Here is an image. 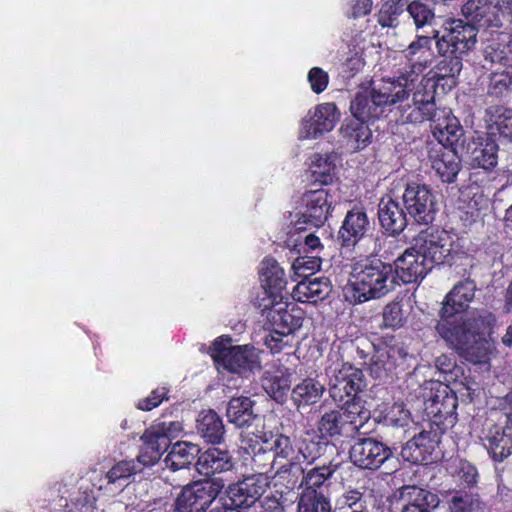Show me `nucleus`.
Listing matches in <instances>:
<instances>
[{"mask_svg": "<svg viewBox=\"0 0 512 512\" xmlns=\"http://www.w3.org/2000/svg\"><path fill=\"white\" fill-rule=\"evenodd\" d=\"M153 427L160 433L166 436L171 443L172 439L175 438L182 430V425L178 421L160 422L153 425Z\"/></svg>", "mask_w": 512, "mask_h": 512, "instance_id": "obj_58", "label": "nucleus"}, {"mask_svg": "<svg viewBox=\"0 0 512 512\" xmlns=\"http://www.w3.org/2000/svg\"><path fill=\"white\" fill-rule=\"evenodd\" d=\"M198 445L191 442L179 441L171 446V450L164 459L165 466L175 473L189 468L194 460L201 454Z\"/></svg>", "mask_w": 512, "mask_h": 512, "instance_id": "obj_28", "label": "nucleus"}, {"mask_svg": "<svg viewBox=\"0 0 512 512\" xmlns=\"http://www.w3.org/2000/svg\"><path fill=\"white\" fill-rule=\"evenodd\" d=\"M260 279L264 293L267 296L263 301H267L276 297H283L281 292L287 285V279L284 269L273 258H265L260 265Z\"/></svg>", "mask_w": 512, "mask_h": 512, "instance_id": "obj_20", "label": "nucleus"}, {"mask_svg": "<svg viewBox=\"0 0 512 512\" xmlns=\"http://www.w3.org/2000/svg\"><path fill=\"white\" fill-rule=\"evenodd\" d=\"M73 507L68 512H93L94 498L89 494L83 493L75 500Z\"/></svg>", "mask_w": 512, "mask_h": 512, "instance_id": "obj_61", "label": "nucleus"}, {"mask_svg": "<svg viewBox=\"0 0 512 512\" xmlns=\"http://www.w3.org/2000/svg\"><path fill=\"white\" fill-rule=\"evenodd\" d=\"M340 112L332 102L321 103L309 110L301 121L299 137L317 139L334 129L340 119Z\"/></svg>", "mask_w": 512, "mask_h": 512, "instance_id": "obj_12", "label": "nucleus"}, {"mask_svg": "<svg viewBox=\"0 0 512 512\" xmlns=\"http://www.w3.org/2000/svg\"><path fill=\"white\" fill-rule=\"evenodd\" d=\"M476 285L472 280H464L456 284L446 295L443 307L441 308V319L463 320V317H455L468 308L469 303L475 295Z\"/></svg>", "mask_w": 512, "mask_h": 512, "instance_id": "obj_18", "label": "nucleus"}, {"mask_svg": "<svg viewBox=\"0 0 512 512\" xmlns=\"http://www.w3.org/2000/svg\"><path fill=\"white\" fill-rule=\"evenodd\" d=\"M224 487L222 478L198 480L187 484L175 499V511L207 512Z\"/></svg>", "mask_w": 512, "mask_h": 512, "instance_id": "obj_7", "label": "nucleus"}, {"mask_svg": "<svg viewBox=\"0 0 512 512\" xmlns=\"http://www.w3.org/2000/svg\"><path fill=\"white\" fill-rule=\"evenodd\" d=\"M432 39L434 38L418 36L403 50L404 57L411 64L398 77H407L412 80V84L408 87V93L413 98L415 108L407 117L411 123H421L425 120L435 121L437 83L433 78L422 77L419 79L428 65Z\"/></svg>", "mask_w": 512, "mask_h": 512, "instance_id": "obj_3", "label": "nucleus"}, {"mask_svg": "<svg viewBox=\"0 0 512 512\" xmlns=\"http://www.w3.org/2000/svg\"><path fill=\"white\" fill-rule=\"evenodd\" d=\"M161 456L154 449H148V447L143 444L139 455L137 456V463L142 465L143 467H150L157 464Z\"/></svg>", "mask_w": 512, "mask_h": 512, "instance_id": "obj_57", "label": "nucleus"}, {"mask_svg": "<svg viewBox=\"0 0 512 512\" xmlns=\"http://www.w3.org/2000/svg\"><path fill=\"white\" fill-rule=\"evenodd\" d=\"M271 396L281 401L290 389V381L287 376L274 377L270 381Z\"/></svg>", "mask_w": 512, "mask_h": 512, "instance_id": "obj_54", "label": "nucleus"}, {"mask_svg": "<svg viewBox=\"0 0 512 512\" xmlns=\"http://www.w3.org/2000/svg\"><path fill=\"white\" fill-rule=\"evenodd\" d=\"M484 122L487 136L512 140V110L502 105H491L485 111Z\"/></svg>", "mask_w": 512, "mask_h": 512, "instance_id": "obj_21", "label": "nucleus"}, {"mask_svg": "<svg viewBox=\"0 0 512 512\" xmlns=\"http://www.w3.org/2000/svg\"><path fill=\"white\" fill-rule=\"evenodd\" d=\"M329 210L325 189L306 191L294 200V208L289 211L290 224H324Z\"/></svg>", "mask_w": 512, "mask_h": 512, "instance_id": "obj_9", "label": "nucleus"}, {"mask_svg": "<svg viewBox=\"0 0 512 512\" xmlns=\"http://www.w3.org/2000/svg\"><path fill=\"white\" fill-rule=\"evenodd\" d=\"M405 314L403 305L399 301H392L385 305L382 311V324L384 328H399L404 324Z\"/></svg>", "mask_w": 512, "mask_h": 512, "instance_id": "obj_46", "label": "nucleus"}, {"mask_svg": "<svg viewBox=\"0 0 512 512\" xmlns=\"http://www.w3.org/2000/svg\"><path fill=\"white\" fill-rule=\"evenodd\" d=\"M496 7L490 0H468L462 6V13L471 21L483 22V25H497L494 23Z\"/></svg>", "mask_w": 512, "mask_h": 512, "instance_id": "obj_37", "label": "nucleus"}, {"mask_svg": "<svg viewBox=\"0 0 512 512\" xmlns=\"http://www.w3.org/2000/svg\"><path fill=\"white\" fill-rule=\"evenodd\" d=\"M476 324L475 321L440 319L436 331L462 358L473 364H483L489 360L492 346L475 330Z\"/></svg>", "mask_w": 512, "mask_h": 512, "instance_id": "obj_5", "label": "nucleus"}, {"mask_svg": "<svg viewBox=\"0 0 512 512\" xmlns=\"http://www.w3.org/2000/svg\"><path fill=\"white\" fill-rule=\"evenodd\" d=\"M262 456H266V453H255L253 462L258 474L248 476L242 481H239L240 488L244 490V494L248 496L254 503L264 494L268 486L267 479L264 477V473L267 472V468L270 465L266 462H260L259 459Z\"/></svg>", "mask_w": 512, "mask_h": 512, "instance_id": "obj_29", "label": "nucleus"}, {"mask_svg": "<svg viewBox=\"0 0 512 512\" xmlns=\"http://www.w3.org/2000/svg\"><path fill=\"white\" fill-rule=\"evenodd\" d=\"M380 501L372 490H346L336 501L333 512H378Z\"/></svg>", "mask_w": 512, "mask_h": 512, "instance_id": "obj_19", "label": "nucleus"}, {"mask_svg": "<svg viewBox=\"0 0 512 512\" xmlns=\"http://www.w3.org/2000/svg\"><path fill=\"white\" fill-rule=\"evenodd\" d=\"M462 321H475L477 323L475 328L476 331L481 333V330L488 329L489 334H491V330L498 323L497 317L489 311H481L477 317L464 318Z\"/></svg>", "mask_w": 512, "mask_h": 512, "instance_id": "obj_53", "label": "nucleus"}, {"mask_svg": "<svg viewBox=\"0 0 512 512\" xmlns=\"http://www.w3.org/2000/svg\"><path fill=\"white\" fill-rule=\"evenodd\" d=\"M486 439L488 451L495 461L501 462L512 453V426L502 431H490Z\"/></svg>", "mask_w": 512, "mask_h": 512, "instance_id": "obj_34", "label": "nucleus"}, {"mask_svg": "<svg viewBox=\"0 0 512 512\" xmlns=\"http://www.w3.org/2000/svg\"><path fill=\"white\" fill-rule=\"evenodd\" d=\"M332 291V285L326 277L306 278L294 287L292 296L300 302L317 303L326 299Z\"/></svg>", "mask_w": 512, "mask_h": 512, "instance_id": "obj_25", "label": "nucleus"}, {"mask_svg": "<svg viewBox=\"0 0 512 512\" xmlns=\"http://www.w3.org/2000/svg\"><path fill=\"white\" fill-rule=\"evenodd\" d=\"M338 156L335 153L319 154L311 157L310 169L314 180L327 185L334 179Z\"/></svg>", "mask_w": 512, "mask_h": 512, "instance_id": "obj_33", "label": "nucleus"}, {"mask_svg": "<svg viewBox=\"0 0 512 512\" xmlns=\"http://www.w3.org/2000/svg\"><path fill=\"white\" fill-rule=\"evenodd\" d=\"M298 512H331L329 499L324 493L302 492Z\"/></svg>", "mask_w": 512, "mask_h": 512, "instance_id": "obj_39", "label": "nucleus"}, {"mask_svg": "<svg viewBox=\"0 0 512 512\" xmlns=\"http://www.w3.org/2000/svg\"><path fill=\"white\" fill-rule=\"evenodd\" d=\"M433 265L426 256L409 247L395 259L392 266L395 279H399L404 284H410L423 279Z\"/></svg>", "mask_w": 512, "mask_h": 512, "instance_id": "obj_16", "label": "nucleus"}, {"mask_svg": "<svg viewBox=\"0 0 512 512\" xmlns=\"http://www.w3.org/2000/svg\"><path fill=\"white\" fill-rule=\"evenodd\" d=\"M350 459L354 465L369 470L378 469L394 456L393 449L370 437H360L350 448Z\"/></svg>", "mask_w": 512, "mask_h": 512, "instance_id": "obj_13", "label": "nucleus"}, {"mask_svg": "<svg viewBox=\"0 0 512 512\" xmlns=\"http://www.w3.org/2000/svg\"><path fill=\"white\" fill-rule=\"evenodd\" d=\"M449 512H475L478 508V501L473 495L456 491L447 496Z\"/></svg>", "mask_w": 512, "mask_h": 512, "instance_id": "obj_44", "label": "nucleus"}, {"mask_svg": "<svg viewBox=\"0 0 512 512\" xmlns=\"http://www.w3.org/2000/svg\"><path fill=\"white\" fill-rule=\"evenodd\" d=\"M509 80L505 71L495 72L490 76L488 94L494 97H501L511 91Z\"/></svg>", "mask_w": 512, "mask_h": 512, "instance_id": "obj_50", "label": "nucleus"}, {"mask_svg": "<svg viewBox=\"0 0 512 512\" xmlns=\"http://www.w3.org/2000/svg\"><path fill=\"white\" fill-rule=\"evenodd\" d=\"M277 333V329L272 328V331L265 337L266 346L273 352H279L283 347V338Z\"/></svg>", "mask_w": 512, "mask_h": 512, "instance_id": "obj_63", "label": "nucleus"}, {"mask_svg": "<svg viewBox=\"0 0 512 512\" xmlns=\"http://www.w3.org/2000/svg\"><path fill=\"white\" fill-rule=\"evenodd\" d=\"M434 133H439L440 142L453 144L462 135V128L455 117H447L446 123H437L434 126Z\"/></svg>", "mask_w": 512, "mask_h": 512, "instance_id": "obj_47", "label": "nucleus"}, {"mask_svg": "<svg viewBox=\"0 0 512 512\" xmlns=\"http://www.w3.org/2000/svg\"><path fill=\"white\" fill-rule=\"evenodd\" d=\"M451 475L456 483L463 487H471L477 482V469L468 461L459 460L451 466Z\"/></svg>", "mask_w": 512, "mask_h": 512, "instance_id": "obj_43", "label": "nucleus"}, {"mask_svg": "<svg viewBox=\"0 0 512 512\" xmlns=\"http://www.w3.org/2000/svg\"><path fill=\"white\" fill-rule=\"evenodd\" d=\"M165 395V388L156 389L152 391L147 398L140 400L137 404V408L140 410L150 411L163 401Z\"/></svg>", "mask_w": 512, "mask_h": 512, "instance_id": "obj_55", "label": "nucleus"}, {"mask_svg": "<svg viewBox=\"0 0 512 512\" xmlns=\"http://www.w3.org/2000/svg\"><path fill=\"white\" fill-rule=\"evenodd\" d=\"M372 4V0H349L351 17L359 18L369 14Z\"/></svg>", "mask_w": 512, "mask_h": 512, "instance_id": "obj_59", "label": "nucleus"}, {"mask_svg": "<svg viewBox=\"0 0 512 512\" xmlns=\"http://www.w3.org/2000/svg\"><path fill=\"white\" fill-rule=\"evenodd\" d=\"M456 363L453 357L442 354L438 356L435 359V367L441 372V373H450L453 371Z\"/></svg>", "mask_w": 512, "mask_h": 512, "instance_id": "obj_64", "label": "nucleus"}, {"mask_svg": "<svg viewBox=\"0 0 512 512\" xmlns=\"http://www.w3.org/2000/svg\"><path fill=\"white\" fill-rule=\"evenodd\" d=\"M431 387V395L425 400V409L429 414L438 417H448L454 413L457 407L455 395L449 392V387L439 382Z\"/></svg>", "mask_w": 512, "mask_h": 512, "instance_id": "obj_27", "label": "nucleus"}, {"mask_svg": "<svg viewBox=\"0 0 512 512\" xmlns=\"http://www.w3.org/2000/svg\"><path fill=\"white\" fill-rule=\"evenodd\" d=\"M412 80L407 77H389L372 81L370 86L358 91L351 101L354 118L363 122L379 118L387 106H397L405 122L414 110L413 98L408 93Z\"/></svg>", "mask_w": 512, "mask_h": 512, "instance_id": "obj_2", "label": "nucleus"}, {"mask_svg": "<svg viewBox=\"0 0 512 512\" xmlns=\"http://www.w3.org/2000/svg\"><path fill=\"white\" fill-rule=\"evenodd\" d=\"M477 33L474 25L461 19L446 21L441 36L439 31H434L437 52L444 57L436 66L439 77H455L460 74L463 56L475 48Z\"/></svg>", "mask_w": 512, "mask_h": 512, "instance_id": "obj_4", "label": "nucleus"}, {"mask_svg": "<svg viewBox=\"0 0 512 512\" xmlns=\"http://www.w3.org/2000/svg\"><path fill=\"white\" fill-rule=\"evenodd\" d=\"M393 266L377 258H367L354 264L350 283L352 297L362 303L379 299L394 288Z\"/></svg>", "mask_w": 512, "mask_h": 512, "instance_id": "obj_6", "label": "nucleus"}, {"mask_svg": "<svg viewBox=\"0 0 512 512\" xmlns=\"http://www.w3.org/2000/svg\"><path fill=\"white\" fill-rule=\"evenodd\" d=\"M233 468V460L225 449L212 447L198 456L196 462L197 471L205 476L222 473Z\"/></svg>", "mask_w": 512, "mask_h": 512, "instance_id": "obj_26", "label": "nucleus"}, {"mask_svg": "<svg viewBox=\"0 0 512 512\" xmlns=\"http://www.w3.org/2000/svg\"><path fill=\"white\" fill-rule=\"evenodd\" d=\"M321 261L317 257H298L292 263L294 274L304 279L309 278V275L319 270Z\"/></svg>", "mask_w": 512, "mask_h": 512, "instance_id": "obj_49", "label": "nucleus"}, {"mask_svg": "<svg viewBox=\"0 0 512 512\" xmlns=\"http://www.w3.org/2000/svg\"><path fill=\"white\" fill-rule=\"evenodd\" d=\"M342 140L352 150H360L366 147L371 140V130L365 122L355 118L345 121L340 127Z\"/></svg>", "mask_w": 512, "mask_h": 512, "instance_id": "obj_30", "label": "nucleus"}, {"mask_svg": "<svg viewBox=\"0 0 512 512\" xmlns=\"http://www.w3.org/2000/svg\"><path fill=\"white\" fill-rule=\"evenodd\" d=\"M140 469L134 461H120L115 464L106 474L109 484L117 485V488L125 486L124 482L136 474Z\"/></svg>", "mask_w": 512, "mask_h": 512, "instance_id": "obj_41", "label": "nucleus"}, {"mask_svg": "<svg viewBox=\"0 0 512 512\" xmlns=\"http://www.w3.org/2000/svg\"><path fill=\"white\" fill-rule=\"evenodd\" d=\"M284 297L270 299L259 304L263 316L280 336H289L303 323V311L295 304L283 300Z\"/></svg>", "mask_w": 512, "mask_h": 512, "instance_id": "obj_10", "label": "nucleus"}, {"mask_svg": "<svg viewBox=\"0 0 512 512\" xmlns=\"http://www.w3.org/2000/svg\"><path fill=\"white\" fill-rule=\"evenodd\" d=\"M254 401L247 396L233 397L227 404L226 417L237 428L250 427L253 423L261 422L254 410Z\"/></svg>", "mask_w": 512, "mask_h": 512, "instance_id": "obj_23", "label": "nucleus"}, {"mask_svg": "<svg viewBox=\"0 0 512 512\" xmlns=\"http://www.w3.org/2000/svg\"><path fill=\"white\" fill-rule=\"evenodd\" d=\"M498 150L499 145L491 136L478 139L470 153V165L486 172L493 171L498 165Z\"/></svg>", "mask_w": 512, "mask_h": 512, "instance_id": "obj_24", "label": "nucleus"}, {"mask_svg": "<svg viewBox=\"0 0 512 512\" xmlns=\"http://www.w3.org/2000/svg\"><path fill=\"white\" fill-rule=\"evenodd\" d=\"M366 387L361 369L344 363L335 370L329 387L330 397L339 409L325 412L317 423L322 439L352 438L360 433L371 417L360 393Z\"/></svg>", "mask_w": 512, "mask_h": 512, "instance_id": "obj_1", "label": "nucleus"}, {"mask_svg": "<svg viewBox=\"0 0 512 512\" xmlns=\"http://www.w3.org/2000/svg\"><path fill=\"white\" fill-rule=\"evenodd\" d=\"M403 201L408 213L417 224H430L434 221L435 201L428 186L418 183L407 185Z\"/></svg>", "mask_w": 512, "mask_h": 512, "instance_id": "obj_15", "label": "nucleus"}, {"mask_svg": "<svg viewBox=\"0 0 512 512\" xmlns=\"http://www.w3.org/2000/svg\"><path fill=\"white\" fill-rule=\"evenodd\" d=\"M410 423V412L401 404H394L384 417V425L387 428L400 430V436L405 434V427Z\"/></svg>", "mask_w": 512, "mask_h": 512, "instance_id": "obj_45", "label": "nucleus"}, {"mask_svg": "<svg viewBox=\"0 0 512 512\" xmlns=\"http://www.w3.org/2000/svg\"><path fill=\"white\" fill-rule=\"evenodd\" d=\"M335 472V468L331 466H318L311 468L304 472L301 486H303L302 492H313L315 494L324 493L327 491L326 482Z\"/></svg>", "mask_w": 512, "mask_h": 512, "instance_id": "obj_36", "label": "nucleus"}, {"mask_svg": "<svg viewBox=\"0 0 512 512\" xmlns=\"http://www.w3.org/2000/svg\"><path fill=\"white\" fill-rule=\"evenodd\" d=\"M435 438V433L432 434V432L429 431H421L417 435H414L402 447L401 456L404 460L412 463L428 461L437 442Z\"/></svg>", "mask_w": 512, "mask_h": 512, "instance_id": "obj_22", "label": "nucleus"}, {"mask_svg": "<svg viewBox=\"0 0 512 512\" xmlns=\"http://www.w3.org/2000/svg\"><path fill=\"white\" fill-rule=\"evenodd\" d=\"M431 167L444 183H453L460 171V160L451 151L441 148L431 156Z\"/></svg>", "mask_w": 512, "mask_h": 512, "instance_id": "obj_31", "label": "nucleus"}, {"mask_svg": "<svg viewBox=\"0 0 512 512\" xmlns=\"http://www.w3.org/2000/svg\"><path fill=\"white\" fill-rule=\"evenodd\" d=\"M438 505L435 494L416 486L403 487L392 512H432Z\"/></svg>", "mask_w": 512, "mask_h": 512, "instance_id": "obj_17", "label": "nucleus"}, {"mask_svg": "<svg viewBox=\"0 0 512 512\" xmlns=\"http://www.w3.org/2000/svg\"><path fill=\"white\" fill-rule=\"evenodd\" d=\"M196 429L198 434L209 443H220L225 434L224 425L216 412L203 411L197 418Z\"/></svg>", "mask_w": 512, "mask_h": 512, "instance_id": "obj_32", "label": "nucleus"}, {"mask_svg": "<svg viewBox=\"0 0 512 512\" xmlns=\"http://www.w3.org/2000/svg\"><path fill=\"white\" fill-rule=\"evenodd\" d=\"M367 221L363 208L355 206L347 212L342 224H366Z\"/></svg>", "mask_w": 512, "mask_h": 512, "instance_id": "obj_62", "label": "nucleus"}, {"mask_svg": "<svg viewBox=\"0 0 512 512\" xmlns=\"http://www.w3.org/2000/svg\"><path fill=\"white\" fill-rule=\"evenodd\" d=\"M296 453L298 456L300 455L304 460L311 463L320 456V443L314 441H309L308 443L303 442Z\"/></svg>", "mask_w": 512, "mask_h": 512, "instance_id": "obj_56", "label": "nucleus"}, {"mask_svg": "<svg viewBox=\"0 0 512 512\" xmlns=\"http://www.w3.org/2000/svg\"><path fill=\"white\" fill-rule=\"evenodd\" d=\"M212 357L218 369L223 368L232 373L245 374L258 367L255 350L248 346H233L230 338L213 343Z\"/></svg>", "mask_w": 512, "mask_h": 512, "instance_id": "obj_8", "label": "nucleus"}, {"mask_svg": "<svg viewBox=\"0 0 512 512\" xmlns=\"http://www.w3.org/2000/svg\"><path fill=\"white\" fill-rule=\"evenodd\" d=\"M308 82L314 93H322L328 86L329 76L327 72L319 67H313L308 73Z\"/></svg>", "mask_w": 512, "mask_h": 512, "instance_id": "obj_52", "label": "nucleus"}, {"mask_svg": "<svg viewBox=\"0 0 512 512\" xmlns=\"http://www.w3.org/2000/svg\"><path fill=\"white\" fill-rule=\"evenodd\" d=\"M378 218L380 224L407 223L406 216L399 204L392 199H382L379 203Z\"/></svg>", "mask_w": 512, "mask_h": 512, "instance_id": "obj_42", "label": "nucleus"}, {"mask_svg": "<svg viewBox=\"0 0 512 512\" xmlns=\"http://www.w3.org/2000/svg\"><path fill=\"white\" fill-rule=\"evenodd\" d=\"M407 12L413 19L417 29L425 26H431L435 20L434 10L419 0L412 1L407 6Z\"/></svg>", "mask_w": 512, "mask_h": 512, "instance_id": "obj_40", "label": "nucleus"}, {"mask_svg": "<svg viewBox=\"0 0 512 512\" xmlns=\"http://www.w3.org/2000/svg\"><path fill=\"white\" fill-rule=\"evenodd\" d=\"M141 440L148 449H154L160 455H163L171 445L169 439L163 434H160L153 426L143 433Z\"/></svg>", "mask_w": 512, "mask_h": 512, "instance_id": "obj_48", "label": "nucleus"}, {"mask_svg": "<svg viewBox=\"0 0 512 512\" xmlns=\"http://www.w3.org/2000/svg\"><path fill=\"white\" fill-rule=\"evenodd\" d=\"M364 65L363 59L357 53L348 57L343 63V72L347 77H353Z\"/></svg>", "mask_w": 512, "mask_h": 512, "instance_id": "obj_60", "label": "nucleus"}, {"mask_svg": "<svg viewBox=\"0 0 512 512\" xmlns=\"http://www.w3.org/2000/svg\"><path fill=\"white\" fill-rule=\"evenodd\" d=\"M255 503L244 494V490L240 488L239 483L230 485L226 491L225 497L220 499V505L233 509L234 512H248Z\"/></svg>", "mask_w": 512, "mask_h": 512, "instance_id": "obj_38", "label": "nucleus"}, {"mask_svg": "<svg viewBox=\"0 0 512 512\" xmlns=\"http://www.w3.org/2000/svg\"><path fill=\"white\" fill-rule=\"evenodd\" d=\"M266 445L260 447L257 453H266L259 461L272 460V466L276 467V474L290 472L297 467L298 455L292 445L291 439L283 434H267L258 436Z\"/></svg>", "mask_w": 512, "mask_h": 512, "instance_id": "obj_11", "label": "nucleus"}, {"mask_svg": "<svg viewBox=\"0 0 512 512\" xmlns=\"http://www.w3.org/2000/svg\"><path fill=\"white\" fill-rule=\"evenodd\" d=\"M364 235V226H340L338 240L342 246H354Z\"/></svg>", "mask_w": 512, "mask_h": 512, "instance_id": "obj_51", "label": "nucleus"}, {"mask_svg": "<svg viewBox=\"0 0 512 512\" xmlns=\"http://www.w3.org/2000/svg\"><path fill=\"white\" fill-rule=\"evenodd\" d=\"M412 248L431 263H441L450 251V236L441 226H427L414 238Z\"/></svg>", "mask_w": 512, "mask_h": 512, "instance_id": "obj_14", "label": "nucleus"}, {"mask_svg": "<svg viewBox=\"0 0 512 512\" xmlns=\"http://www.w3.org/2000/svg\"><path fill=\"white\" fill-rule=\"evenodd\" d=\"M324 386L312 378L302 380L292 390V400L299 408L316 403L322 397Z\"/></svg>", "mask_w": 512, "mask_h": 512, "instance_id": "obj_35", "label": "nucleus"}]
</instances>
